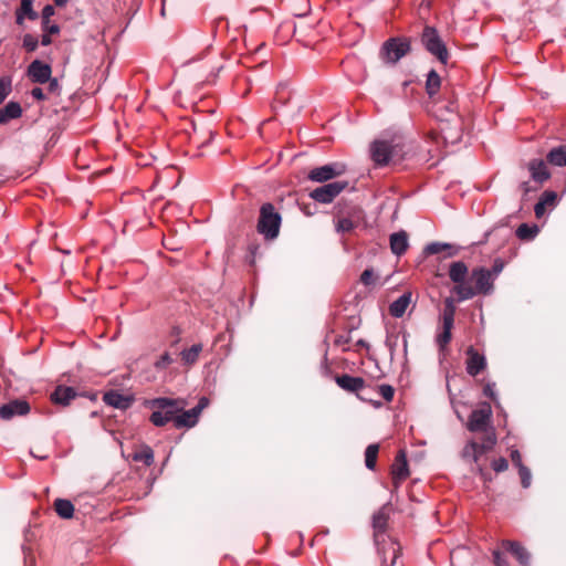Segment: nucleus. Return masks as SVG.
<instances>
[{"instance_id":"e2e57ef3","label":"nucleus","mask_w":566,"mask_h":566,"mask_svg":"<svg viewBox=\"0 0 566 566\" xmlns=\"http://www.w3.org/2000/svg\"><path fill=\"white\" fill-rule=\"evenodd\" d=\"M51 43H52L51 35L48 33H44L41 39V44L46 46V45H50Z\"/></svg>"},{"instance_id":"79ce46f5","label":"nucleus","mask_w":566,"mask_h":566,"mask_svg":"<svg viewBox=\"0 0 566 566\" xmlns=\"http://www.w3.org/2000/svg\"><path fill=\"white\" fill-rule=\"evenodd\" d=\"M174 361L172 357L169 353H164L155 363V367L158 369H164L168 367Z\"/></svg>"},{"instance_id":"c756f323","label":"nucleus","mask_w":566,"mask_h":566,"mask_svg":"<svg viewBox=\"0 0 566 566\" xmlns=\"http://www.w3.org/2000/svg\"><path fill=\"white\" fill-rule=\"evenodd\" d=\"M133 460L136 462H143L145 465L149 467L154 462V451L148 446L140 447L139 450L133 453Z\"/></svg>"},{"instance_id":"338daca9","label":"nucleus","mask_w":566,"mask_h":566,"mask_svg":"<svg viewBox=\"0 0 566 566\" xmlns=\"http://www.w3.org/2000/svg\"><path fill=\"white\" fill-rule=\"evenodd\" d=\"M402 338H403L405 350H407V335L403 334Z\"/></svg>"},{"instance_id":"2eb2a0df","label":"nucleus","mask_w":566,"mask_h":566,"mask_svg":"<svg viewBox=\"0 0 566 566\" xmlns=\"http://www.w3.org/2000/svg\"><path fill=\"white\" fill-rule=\"evenodd\" d=\"M336 384L348 392H358L365 387V380L361 377H354L347 374L336 376Z\"/></svg>"},{"instance_id":"a18cd8bd","label":"nucleus","mask_w":566,"mask_h":566,"mask_svg":"<svg viewBox=\"0 0 566 566\" xmlns=\"http://www.w3.org/2000/svg\"><path fill=\"white\" fill-rule=\"evenodd\" d=\"M492 468L495 472H503L509 468V462L505 458H499L492 462Z\"/></svg>"},{"instance_id":"2f4dec72","label":"nucleus","mask_w":566,"mask_h":566,"mask_svg":"<svg viewBox=\"0 0 566 566\" xmlns=\"http://www.w3.org/2000/svg\"><path fill=\"white\" fill-rule=\"evenodd\" d=\"M538 231H539V229L535 224L528 226L527 223H522L516 229V237L520 240L530 241V240H533L537 235Z\"/></svg>"},{"instance_id":"6e6d98bb","label":"nucleus","mask_w":566,"mask_h":566,"mask_svg":"<svg viewBox=\"0 0 566 566\" xmlns=\"http://www.w3.org/2000/svg\"><path fill=\"white\" fill-rule=\"evenodd\" d=\"M511 459H512V462L520 469L521 465H524L522 463V457H521V453L518 450H513L511 452Z\"/></svg>"},{"instance_id":"72a5a7b5","label":"nucleus","mask_w":566,"mask_h":566,"mask_svg":"<svg viewBox=\"0 0 566 566\" xmlns=\"http://www.w3.org/2000/svg\"><path fill=\"white\" fill-rule=\"evenodd\" d=\"M463 458H471L474 462H478L480 452V444L475 441H470L463 449Z\"/></svg>"},{"instance_id":"aec40b11","label":"nucleus","mask_w":566,"mask_h":566,"mask_svg":"<svg viewBox=\"0 0 566 566\" xmlns=\"http://www.w3.org/2000/svg\"><path fill=\"white\" fill-rule=\"evenodd\" d=\"M411 292H406L394 301L389 306L390 315L396 318L402 317L411 303Z\"/></svg>"},{"instance_id":"4c0bfd02","label":"nucleus","mask_w":566,"mask_h":566,"mask_svg":"<svg viewBox=\"0 0 566 566\" xmlns=\"http://www.w3.org/2000/svg\"><path fill=\"white\" fill-rule=\"evenodd\" d=\"M39 45V41L35 36H33L32 34H25L23 36V48L28 51V52H33L36 50Z\"/></svg>"},{"instance_id":"7c9ffc66","label":"nucleus","mask_w":566,"mask_h":566,"mask_svg":"<svg viewBox=\"0 0 566 566\" xmlns=\"http://www.w3.org/2000/svg\"><path fill=\"white\" fill-rule=\"evenodd\" d=\"M441 86V78L439 74L431 70L427 75L426 90L430 97L434 96Z\"/></svg>"},{"instance_id":"c85d7f7f","label":"nucleus","mask_w":566,"mask_h":566,"mask_svg":"<svg viewBox=\"0 0 566 566\" xmlns=\"http://www.w3.org/2000/svg\"><path fill=\"white\" fill-rule=\"evenodd\" d=\"M54 509L57 515L62 518H71L74 514V505L71 501L64 499H56Z\"/></svg>"},{"instance_id":"49530a36","label":"nucleus","mask_w":566,"mask_h":566,"mask_svg":"<svg viewBox=\"0 0 566 566\" xmlns=\"http://www.w3.org/2000/svg\"><path fill=\"white\" fill-rule=\"evenodd\" d=\"M55 10L51 4H46L42 10V24H48L52 15H54Z\"/></svg>"},{"instance_id":"13d9d810","label":"nucleus","mask_w":566,"mask_h":566,"mask_svg":"<svg viewBox=\"0 0 566 566\" xmlns=\"http://www.w3.org/2000/svg\"><path fill=\"white\" fill-rule=\"evenodd\" d=\"M31 95L33 98L38 99V101H43L45 99V95H44V92L42 88L40 87H34L32 91H31Z\"/></svg>"},{"instance_id":"864d4df0","label":"nucleus","mask_w":566,"mask_h":566,"mask_svg":"<svg viewBox=\"0 0 566 566\" xmlns=\"http://www.w3.org/2000/svg\"><path fill=\"white\" fill-rule=\"evenodd\" d=\"M42 30L44 33H48V34H57L60 32V28L57 24L53 23L51 24L50 22L45 25V24H42Z\"/></svg>"},{"instance_id":"603ef678","label":"nucleus","mask_w":566,"mask_h":566,"mask_svg":"<svg viewBox=\"0 0 566 566\" xmlns=\"http://www.w3.org/2000/svg\"><path fill=\"white\" fill-rule=\"evenodd\" d=\"M483 394L491 398L492 400H495V384L494 382H489L484 386L483 388Z\"/></svg>"},{"instance_id":"9b49d317","label":"nucleus","mask_w":566,"mask_h":566,"mask_svg":"<svg viewBox=\"0 0 566 566\" xmlns=\"http://www.w3.org/2000/svg\"><path fill=\"white\" fill-rule=\"evenodd\" d=\"M30 412V405L25 400L15 399L0 407V418L10 420L15 416H25Z\"/></svg>"},{"instance_id":"8fccbe9b","label":"nucleus","mask_w":566,"mask_h":566,"mask_svg":"<svg viewBox=\"0 0 566 566\" xmlns=\"http://www.w3.org/2000/svg\"><path fill=\"white\" fill-rule=\"evenodd\" d=\"M493 560L496 566H509V562L500 551L493 552Z\"/></svg>"},{"instance_id":"dca6fc26","label":"nucleus","mask_w":566,"mask_h":566,"mask_svg":"<svg viewBox=\"0 0 566 566\" xmlns=\"http://www.w3.org/2000/svg\"><path fill=\"white\" fill-rule=\"evenodd\" d=\"M77 396L72 387L57 386L51 394V401L55 405L67 406Z\"/></svg>"},{"instance_id":"f03ea898","label":"nucleus","mask_w":566,"mask_h":566,"mask_svg":"<svg viewBox=\"0 0 566 566\" xmlns=\"http://www.w3.org/2000/svg\"><path fill=\"white\" fill-rule=\"evenodd\" d=\"M186 403L179 399L156 398L149 401V407L154 410L150 415V422L156 427H164L169 421L175 423V413L185 409Z\"/></svg>"},{"instance_id":"7ed1b4c3","label":"nucleus","mask_w":566,"mask_h":566,"mask_svg":"<svg viewBox=\"0 0 566 566\" xmlns=\"http://www.w3.org/2000/svg\"><path fill=\"white\" fill-rule=\"evenodd\" d=\"M281 216L272 203H264L260 209L258 221V231L268 240H273L279 235L281 226Z\"/></svg>"},{"instance_id":"5701e85b","label":"nucleus","mask_w":566,"mask_h":566,"mask_svg":"<svg viewBox=\"0 0 566 566\" xmlns=\"http://www.w3.org/2000/svg\"><path fill=\"white\" fill-rule=\"evenodd\" d=\"M549 165L556 167H566V145L553 147L546 155Z\"/></svg>"},{"instance_id":"a211bd4d","label":"nucleus","mask_w":566,"mask_h":566,"mask_svg":"<svg viewBox=\"0 0 566 566\" xmlns=\"http://www.w3.org/2000/svg\"><path fill=\"white\" fill-rule=\"evenodd\" d=\"M468 273V266L464 262L457 261L450 264L449 277L455 285L469 284V281H467Z\"/></svg>"},{"instance_id":"ea45409f","label":"nucleus","mask_w":566,"mask_h":566,"mask_svg":"<svg viewBox=\"0 0 566 566\" xmlns=\"http://www.w3.org/2000/svg\"><path fill=\"white\" fill-rule=\"evenodd\" d=\"M336 229L338 232H349L354 229V222L348 218H342L338 220Z\"/></svg>"},{"instance_id":"f704fd0d","label":"nucleus","mask_w":566,"mask_h":566,"mask_svg":"<svg viewBox=\"0 0 566 566\" xmlns=\"http://www.w3.org/2000/svg\"><path fill=\"white\" fill-rule=\"evenodd\" d=\"M495 443H496V437H495L494 432H488L485 434L482 443H479L481 454L484 453L485 451L491 450Z\"/></svg>"},{"instance_id":"de8ad7c7","label":"nucleus","mask_w":566,"mask_h":566,"mask_svg":"<svg viewBox=\"0 0 566 566\" xmlns=\"http://www.w3.org/2000/svg\"><path fill=\"white\" fill-rule=\"evenodd\" d=\"M375 281V277H374V271L371 269H366L361 275H360V282L364 284V285H370L373 284Z\"/></svg>"},{"instance_id":"39448f33","label":"nucleus","mask_w":566,"mask_h":566,"mask_svg":"<svg viewBox=\"0 0 566 566\" xmlns=\"http://www.w3.org/2000/svg\"><path fill=\"white\" fill-rule=\"evenodd\" d=\"M410 51V41L407 38H390L384 42L379 56L386 64H396Z\"/></svg>"},{"instance_id":"cd10ccee","label":"nucleus","mask_w":566,"mask_h":566,"mask_svg":"<svg viewBox=\"0 0 566 566\" xmlns=\"http://www.w3.org/2000/svg\"><path fill=\"white\" fill-rule=\"evenodd\" d=\"M33 0H21V6L19 11L17 12V23L22 24L24 15H27L30 20H35L38 18L36 12L32 8Z\"/></svg>"},{"instance_id":"5fc2aeb1","label":"nucleus","mask_w":566,"mask_h":566,"mask_svg":"<svg viewBox=\"0 0 566 566\" xmlns=\"http://www.w3.org/2000/svg\"><path fill=\"white\" fill-rule=\"evenodd\" d=\"M546 208L547 207L542 201L538 200V202L534 207L536 218H542L545 214Z\"/></svg>"},{"instance_id":"3c124183","label":"nucleus","mask_w":566,"mask_h":566,"mask_svg":"<svg viewBox=\"0 0 566 566\" xmlns=\"http://www.w3.org/2000/svg\"><path fill=\"white\" fill-rule=\"evenodd\" d=\"M398 343V336L390 335L386 338V346L388 347L390 355L394 356Z\"/></svg>"},{"instance_id":"680f3d73","label":"nucleus","mask_w":566,"mask_h":566,"mask_svg":"<svg viewBox=\"0 0 566 566\" xmlns=\"http://www.w3.org/2000/svg\"><path fill=\"white\" fill-rule=\"evenodd\" d=\"M48 82H49V91L52 92V93L57 92V90H59V82H57V80L50 77V80Z\"/></svg>"},{"instance_id":"9d476101","label":"nucleus","mask_w":566,"mask_h":566,"mask_svg":"<svg viewBox=\"0 0 566 566\" xmlns=\"http://www.w3.org/2000/svg\"><path fill=\"white\" fill-rule=\"evenodd\" d=\"M465 369L467 373L475 377L486 368V358L483 354H480L476 349L470 346L467 352Z\"/></svg>"},{"instance_id":"6ab92c4d","label":"nucleus","mask_w":566,"mask_h":566,"mask_svg":"<svg viewBox=\"0 0 566 566\" xmlns=\"http://www.w3.org/2000/svg\"><path fill=\"white\" fill-rule=\"evenodd\" d=\"M528 170L531 172L533 180L541 184L551 177V174L547 170L546 163L542 159L531 160L528 164Z\"/></svg>"},{"instance_id":"a19ab883","label":"nucleus","mask_w":566,"mask_h":566,"mask_svg":"<svg viewBox=\"0 0 566 566\" xmlns=\"http://www.w3.org/2000/svg\"><path fill=\"white\" fill-rule=\"evenodd\" d=\"M450 248L449 244L447 243H438V242H433V243H430L426 247V252L428 254H437V253H440L441 251L446 250Z\"/></svg>"},{"instance_id":"412c9836","label":"nucleus","mask_w":566,"mask_h":566,"mask_svg":"<svg viewBox=\"0 0 566 566\" xmlns=\"http://www.w3.org/2000/svg\"><path fill=\"white\" fill-rule=\"evenodd\" d=\"M389 241L391 252L397 256L402 255L409 247L408 234L405 231L392 233Z\"/></svg>"},{"instance_id":"0e129e2a","label":"nucleus","mask_w":566,"mask_h":566,"mask_svg":"<svg viewBox=\"0 0 566 566\" xmlns=\"http://www.w3.org/2000/svg\"><path fill=\"white\" fill-rule=\"evenodd\" d=\"M303 3H304V8L302 11L300 12H296L295 14L298 15V17H302V15H305L308 11H310V7H308V2L307 0H302Z\"/></svg>"},{"instance_id":"f3484780","label":"nucleus","mask_w":566,"mask_h":566,"mask_svg":"<svg viewBox=\"0 0 566 566\" xmlns=\"http://www.w3.org/2000/svg\"><path fill=\"white\" fill-rule=\"evenodd\" d=\"M502 546L503 548L509 551L518 560L521 565H530L531 555L520 543L503 541Z\"/></svg>"},{"instance_id":"a878e982","label":"nucleus","mask_w":566,"mask_h":566,"mask_svg":"<svg viewBox=\"0 0 566 566\" xmlns=\"http://www.w3.org/2000/svg\"><path fill=\"white\" fill-rule=\"evenodd\" d=\"M22 108L17 102H9L4 107L0 108V124H6L10 119L20 117Z\"/></svg>"},{"instance_id":"bf43d9fd","label":"nucleus","mask_w":566,"mask_h":566,"mask_svg":"<svg viewBox=\"0 0 566 566\" xmlns=\"http://www.w3.org/2000/svg\"><path fill=\"white\" fill-rule=\"evenodd\" d=\"M444 305H446L444 311H451V314L454 315L455 307H454L453 298H451V297L446 298Z\"/></svg>"},{"instance_id":"f8f14e48","label":"nucleus","mask_w":566,"mask_h":566,"mask_svg":"<svg viewBox=\"0 0 566 566\" xmlns=\"http://www.w3.org/2000/svg\"><path fill=\"white\" fill-rule=\"evenodd\" d=\"M52 74V69L49 64L43 63L39 60H34L28 66V76L34 83L44 84L46 83Z\"/></svg>"},{"instance_id":"b1692460","label":"nucleus","mask_w":566,"mask_h":566,"mask_svg":"<svg viewBox=\"0 0 566 566\" xmlns=\"http://www.w3.org/2000/svg\"><path fill=\"white\" fill-rule=\"evenodd\" d=\"M389 518V507L387 505L381 506L374 515H373V527L376 533V537L379 533H384L387 526V522Z\"/></svg>"},{"instance_id":"393cba45","label":"nucleus","mask_w":566,"mask_h":566,"mask_svg":"<svg viewBox=\"0 0 566 566\" xmlns=\"http://www.w3.org/2000/svg\"><path fill=\"white\" fill-rule=\"evenodd\" d=\"M202 349V344H193L191 347L181 350L180 358L182 364L188 367L195 365L198 361Z\"/></svg>"},{"instance_id":"4be33fe9","label":"nucleus","mask_w":566,"mask_h":566,"mask_svg":"<svg viewBox=\"0 0 566 566\" xmlns=\"http://www.w3.org/2000/svg\"><path fill=\"white\" fill-rule=\"evenodd\" d=\"M103 400L106 405L112 406L114 408L118 409H127L132 402L133 399L124 396L117 391H108L104 395Z\"/></svg>"},{"instance_id":"69168bd1","label":"nucleus","mask_w":566,"mask_h":566,"mask_svg":"<svg viewBox=\"0 0 566 566\" xmlns=\"http://www.w3.org/2000/svg\"><path fill=\"white\" fill-rule=\"evenodd\" d=\"M55 6L63 7L66 4L67 0H53Z\"/></svg>"},{"instance_id":"473e14b6","label":"nucleus","mask_w":566,"mask_h":566,"mask_svg":"<svg viewBox=\"0 0 566 566\" xmlns=\"http://www.w3.org/2000/svg\"><path fill=\"white\" fill-rule=\"evenodd\" d=\"M378 446L369 444L365 451V464L369 470H374L376 467L377 455H378Z\"/></svg>"},{"instance_id":"c9c22d12","label":"nucleus","mask_w":566,"mask_h":566,"mask_svg":"<svg viewBox=\"0 0 566 566\" xmlns=\"http://www.w3.org/2000/svg\"><path fill=\"white\" fill-rule=\"evenodd\" d=\"M11 92V80L2 77L0 78V104L7 98Z\"/></svg>"},{"instance_id":"f257e3e1","label":"nucleus","mask_w":566,"mask_h":566,"mask_svg":"<svg viewBox=\"0 0 566 566\" xmlns=\"http://www.w3.org/2000/svg\"><path fill=\"white\" fill-rule=\"evenodd\" d=\"M493 282L494 274L489 269L476 268L471 272L469 284L454 285L452 292L461 302L473 298L478 294H490L493 291Z\"/></svg>"},{"instance_id":"0eeeda50","label":"nucleus","mask_w":566,"mask_h":566,"mask_svg":"<svg viewBox=\"0 0 566 566\" xmlns=\"http://www.w3.org/2000/svg\"><path fill=\"white\" fill-rule=\"evenodd\" d=\"M209 405V400L206 397H201L196 407L190 410H181L178 413H175V423L174 426L177 429L180 428H192L197 424L199 417L202 410Z\"/></svg>"},{"instance_id":"4d7b16f0","label":"nucleus","mask_w":566,"mask_h":566,"mask_svg":"<svg viewBox=\"0 0 566 566\" xmlns=\"http://www.w3.org/2000/svg\"><path fill=\"white\" fill-rule=\"evenodd\" d=\"M503 266L504 265H503V262L501 260H495L492 269L490 270L492 272V274H494V280L502 272Z\"/></svg>"},{"instance_id":"1a4fd4ad","label":"nucleus","mask_w":566,"mask_h":566,"mask_svg":"<svg viewBox=\"0 0 566 566\" xmlns=\"http://www.w3.org/2000/svg\"><path fill=\"white\" fill-rule=\"evenodd\" d=\"M346 166L342 163H332L316 167L308 172L307 178L315 182H325L343 175Z\"/></svg>"},{"instance_id":"20e7f679","label":"nucleus","mask_w":566,"mask_h":566,"mask_svg":"<svg viewBox=\"0 0 566 566\" xmlns=\"http://www.w3.org/2000/svg\"><path fill=\"white\" fill-rule=\"evenodd\" d=\"M401 153L400 143L395 138L390 140L376 139L370 145V157L375 165L386 166Z\"/></svg>"},{"instance_id":"ddd939ff","label":"nucleus","mask_w":566,"mask_h":566,"mask_svg":"<svg viewBox=\"0 0 566 566\" xmlns=\"http://www.w3.org/2000/svg\"><path fill=\"white\" fill-rule=\"evenodd\" d=\"M391 474L395 486H398L409 476L408 462L403 450H400L397 453L395 462L391 467Z\"/></svg>"},{"instance_id":"4468645a","label":"nucleus","mask_w":566,"mask_h":566,"mask_svg":"<svg viewBox=\"0 0 566 566\" xmlns=\"http://www.w3.org/2000/svg\"><path fill=\"white\" fill-rule=\"evenodd\" d=\"M491 417V409L488 406L485 409L473 410L470 415L468 429L472 432L484 431L489 424Z\"/></svg>"},{"instance_id":"bb28decb","label":"nucleus","mask_w":566,"mask_h":566,"mask_svg":"<svg viewBox=\"0 0 566 566\" xmlns=\"http://www.w3.org/2000/svg\"><path fill=\"white\" fill-rule=\"evenodd\" d=\"M399 552H400V547L397 543L390 542L388 544L382 545L379 548V553L382 554V565L381 566H387L386 565L387 557H390L389 566H395L397 558L399 557Z\"/></svg>"},{"instance_id":"c03bdc74","label":"nucleus","mask_w":566,"mask_h":566,"mask_svg":"<svg viewBox=\"0 0 566 566\" xmlns=\"http://www.w3.org/2000/svg\"><path fill=\"white\" fill-rule=\"evenodd\" d=\"M379 394L386 401H391L394 398V388L390 385H380Z\"/></svg>"},{"instance_id":"09e8293b","label":"nucleus","mask_w":566,"mask_h":566,"mask_svg":"<svg viewBox=\"0 0 566 566\" xmlns=\"http://www.w3.org/2000/svg\"><path fill=\"white\" fill-rule=\"evenodd\" d=\"M454 315L451 314V311L443 312V329L451 331L453 327Z\"/></svg>"},{"instance_id":"37998d69","label":"nucleus","mask_w":566,"mask_h":566,"mask_svg":"<svg viewBox=\"0 0 566 566\" xmlns=\"http://www.w3.org/2000/svg\"><path fill=\"white\" fill-rule=\"evenodd\" d=\"M450 340H451V331L443 329L437 336V343L441 349H443L450 343Z\"/></svg>"},{"instance_id":"423d86ee","label":"nucleus","mask_w":566,"mask_h":566,"mask_svg":"<svg viewBox=\"0 0 566 566\" xmlns=\"http://www.w3.org/2000/svg\"><path fill=\"white\" fill-rule=\"evenodd\" d=\"M421 42L426 50L434 55L441 63L446 64L449 59L447 46L441 40L436 28L424 27L421 35Z\"/></svg>"},{"instance_id":"052dcab7","label":"nucleus","mask_w":566,"mask_h":566,"mask_svg":"<svg viewBox=\"0 0 566 566\" xmlns=\"http://www.w3.org/2000/svg\"><path fill=\"white\" fill-rule=\"evenodd\" d=\"M443 134L444 140H450L451 143H454L460 139V132H458L454 136L449 135L444 129H441Z\"/></svg>"},{"instance_id":"6e6552de","label":"nucleus","mask_w":566,"mask_h":566,"mask_svg":"<svg viewBox=\"0 0 566 566\" xmlns=\"http://www.w3.org/2000/svg\"><path fill=\"white\" fill-rule=\"evenodd\" d=\"M346 181H333L310 192V197L319 203H331L346 187Z\"/></svg>"},{"instance_id":"e433bc0d","label":"nucleus","mask_w":566,"mask_h":566,"mask_svg":"<svg viewBox=\"0 0 566 566\" xmlns=\"http://www.w3.org/2000/svg\"><path fill=\"white\" fill-rule=\"evenodd\" d=\"M546 207H554L557 201V193L555 191L546 190L539 198Z\"/></svg>"},{"instance_id":"58836bf2","label":"nucleus","mask_w":566,"mask_h":566,"mask_svg":"<svg viewBox=\"0 0 566 566\" xmlns=\"http://www.w3.org/2000/svg\"><path fill=\"white\" fill-rule=\"evenodd\" d=\"M518 474L523 488H528L531 485L532 480L531 471L525 465H521V468L518 469Z\"/></svg>"}]
</instances>
